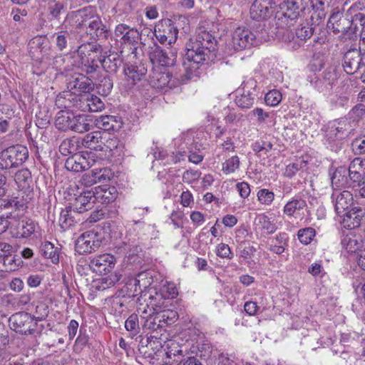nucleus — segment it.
<instances>
[{"label": "nucleus", "mask_w": 365, "mask_h": 365, "mask_svg": "<svg viewBox=\"0 0 365 365\" xmlns=\"http://www.w3.org/2000/svg\"><path fill=\"white\" fill-rule=\"evenodd\" d=\"M95 125L106 131L118 130L122 126V121L113 115H101L95 119Z\"/></svg>", "instance_id": "28"}, {"label": "nucleus", "mask_w": 365, "mask_h": 365, "mask_svg": "<svg viewBox=\"0 0 365 365\" xmlns=\"http://www.w3.org/2000/svg\"><path fill=\"white\" fill-rule=\"evenodd\" d=\"M103 137L100 131H94L86 135L82 140V145L91 150H103L101 140Z\"/></svg>", "instance_id": "31"}, {"label": "nucleus", "mask_w": 365, "mask_h": 365, "mask_svg": "<svg viewBox=\"0 0 365 365\" xmlns=\"http://www.w3.org/2000/svg\"><path fill=\"white\" fill-rule=\"evenodd\" d=\"M95 162V153L86 151L69 157L65 163V167L68 170L81 172L91 168Z\"/></svg>", "instance_id": "8"}, {"label": "nucleus", "mask_w": 365, "mask_h": 365, "mask_svg": "<svg viewBox=\"0 0 365 365\" xmlns=\"http://www.w3.org/2000/svg\"><path fill=\"white\" fill-rule=\"evenodd\" d=\"M137 311L140 319L143 321V328L151 331H156L159 328L163 327L161 322H160V318L157 317L158 315V312H153L144 307H138Z\"/></svg>", "instance_id": "22"}, {"label": "nucleus", "mask_w": 365, "mask_h": 365, "mask_svg": "<svg viewBox=\"0 0 365 365\" xmlns=\"http://www.w3.org/2000/svg\"><path fill=\"white\" fill-rule=\"evenodd\" d=\"M99 49L93 43H86L81 44L75 56V62L82 71L87 73H93L98 68Z\"/></svg>", "instance_id": "3"}, {"label": "nucleus", "mask_w": 365, "mask_h": 365, "mask_svg": "<svg viewBox=\"0 0 365 365\" xmlns=\"http://www.w3.org/2000/svg\"><path fill=\"white\" fill-rule=\"evenodd\" d=\"M346 130V120H334L329 125L327 135L332 140L341 138Z\"/></svg>", "instance_id": "36"}, {"label": "nucleus", "mask_w": 365, "mask_h": 365, "mask_svg": "<svg viewBox=\"0 0 365 365\" xmlns=\"http://www.w3.org/2000/svg\"><path fill=\"white\" fill-rule=\"evenodd\" d=\"M92 170L98 183H104L110 181L114 175L110 168L106 167L94 168Z\"/></svg>", "instance_id": "47"}, {"label": "nucleus", "mask_w": 365, "mask_h": 365, "mask_svg": "<svg viewBox=\"0 0 365 365\" xmlns=\"http://www.w3.org/2000/svg\"><path fill=\"white\" fill-rule=\"evenodd\" d=\"M19 207H22L17 197H11L7 200L0 201V217L6 220L8 218H15L18 216L16 211Z\"/></svg>", "instance_id": "25"}, {"label": "nucleus", "mask_w": 365, "mask_h": 365, "mask_svg": "<svg viewBox=\"0 0 365 365\" xmlns=\"http://www.w3.org/2000/svg\"><path fill=\"white\" fill-rule=\"evenodd\" d=\"M331 185L334 189L349 187V180L348 178V170L346 167L338 168L331 178Z\"/></svg>", "instance_id": "33"}, {"label": "nucleus", "mask_w": 365, "mask_h": 365, "mask_svg": "<svg viewBox=\"0 0 365 365\" xmlns=\"http://www.w3.org/2000/svg\"><path fill=\"white\" fill-rule=\"evenodd\" d=\"M272 0H255L250 8V17L256 21L265 20L272 14Z\"/></svg>", "instance_id": "19"}, {"label": "nucleus", "mask_w": 365, "mask_h": 365, "mask_svg": "<svg viewBox=\"0 0 365 365\" xmlns=\"http://www.w3.org/2000/svg\"><path fill=\"white\" fill-rule=\"evenodd\" d=\"M150 84L152 87L167 91L178 86V81L173 78L169 72L164 71L155 70L150 77Z\"/></svg>", "instance_id": "11"}, {"label": "nucleus", "mask_w": 365, "mask_h": 365, "mask_svg": "<svg viewBox=\"0 0 365 365\" xmlns=\"http://www.w3.org/2000/svg\"><path fill=\"white\" fill-rule=\"evenodd\" d=\"M101 245V240L97 232L88 231L83 232L77 239L76 251L80 255L91 253L98 250Z\"/></svg>", "instance_id": "9"}, {"label": "nucleus", "mask_w": 365, "mask_h": 365, "mask_svg": "<svg viewBox=\"0 0 365 365\" xmlns=\"http://www.w3.org/2000/svg\"><path fill=\"white\" fill-rule=\"evenodd\" d=\"M282 99L281 92L277 89L269 91L265 94L264 101L266 105L275 107L280 103Z\"/></svg>", "instance_id": "50"}, {"label": "nucleus", "mask_w": 365, "mask_h": 365, "mask_svg": "<svg viewBox=\"0 0 365 365\" xmlns=\"http://www.w3.org/2000/svg\"><path fill=\"white\" fill-rule=\"evenodd\" d=\"M96 202L95 194L93 190L83 191L78 195L73 203V210L78 213L84 212L93 207Z\"/></svg>", "instance_id": "21"}, {"label": "nucleus", "mask_w": 365, "mask_h": 365, "mask_svg": "<svg viewBox=\"0 0 365 365\" xmlns=\"http://www.w3.org/2000/svg\"><path fill=\"white\" fill-rule=\"evenodd\" d=\"M287 246V237L286 234H279L272 239L269 250L277 255L282 254Z\"/></svg>", "instance_id": "38"}, {"label": "nucleus", "mask_w": 365, "mask_h": 365, "mask_svg": "<svg viewBox=\"0 0 365 365\" xmlns=\"http://www.w3.org/2000/svg\"><path fill=\"white\" fill-rule=\"evenodd\" d=\"M258 200L264 205H270L274 198V192L267 189H262L257 192Z\"/></svg>", "instance_id": "55"}, {"label": "nucleus", "mask_w": 365, "mask_h": 365, "mask_svg": "<svg viewBox=\"0 0 365 365\" xmlns=\"http://www.w3.org/2000/svg\"><path fill=\"white\" fill-rule=\"evenodd\" d=\"M201 175V173L196 170H187L182 175V180L184 182L191 184L197 180Z\"/></svg>", "instance_id": "58"}, {"label": "nucleus", "mask_w": 365, "mask_h": 365, "mask_svg": "<svg viewBox=\"0 0 365 365\" xmlns=\"http://www.w3.org/2000/svg\"><path fill=\"white\" fill-rule=\"evenodd\" d=\"M120 277L121 275L117 272L102 277L98 280L97 288L102 290L110 288L114 286L120 279Z\"/></svg>", "instance_id": "46"}, {"label": "nucleus", "mask_w": 365, "mask_h": 365, "mask_svg": "<svg viewBox=\"0 0 365 365\" xmlns=\"http://www.w3.org/2000/svg\"><path fill=\"white\" fill-rule=\"evenodd\" d=\"M303 0H282L279 4L275 19L281 21V26H289V21L297 19L299 15L300 4Z\"/></svg>", "instance_id": "6"}, {"label": "nucleus", "mask_w": 365, "mask_h": 365, "mask_svg": "<svg viewBox=\"0 0 365 365\" xmlns=\"http://www.w3.org/2000/svg\"><path fill=\"white\" fill-rule=\"evenodd\" d=\"M194 226L200 227L205 222V215L200 211H192L190 215Z\"/></svg>", "instance_id": "62"}, {"label": "nucleus", "mask_w": 365, "mask_h": 365, "mask_svg": "<svg viewBox=\"0 0 365 365\" xmlns=\"http://www.w3.org/2000/svg\"><path fill=\"white\" fill-rule=\"evenodd\" d=\"M158 314L157 317L160 318V322H161L163 327L171 325L178 318V314L176 311L165 308L158 312Z\"/></svg>", "instance_id": "42"}, {"label": "nucleus", "mask_w": 365, "mask_h": 365, "mask_svg": "<svg viewBox=\"0 0 365 365\" xmlns=\"http://www.w3.org/2000/svg\"><path fill=\"white\" fill-rule=\"evenodd\" d=\"M348 170L349 187H359L365 179V160L354 158L350 163Z\"/></svg>", "instance_id": "12"}, {"label": "nucleus", "mask_w": 365, "mask_h": 365, "mask_svg": "<svg viewBox=\"0 0 365 365\" xmlns=\"http://www.w3.org/2000/svg\"><path fill=\"white\" fill-rule=\"evenodd\" d=\"M10 328L21 334H32L37 327V321L27 312H17L9 319Z\"/></svg>", "instance_id": "5"}, {"label": "nucleus", "mask_w": 365, "mask_h": 365, "mask_svg": "<svg viewBox=\"0 0 365 365\" xmlns=\"http://www.w3.org/2000/svg\"><path fill=\"white\" fill-rule=\"evenodd\" d=\"M90 129L91 125L88 123V120L86 115L74 114L71 130L82 133L88 131Z\"/></svg>", "instance_id": "40"}, {"label": "nucleus", "mask_w": 365, "mask_h": 365, "mask_svg": "<svg viewBox=\"0 0 365 365\" xmlns=\"http://www.w3.org/2000/svg\"><path fill=\"white\" fill-rule=\"evenodd\" d=\"M316 231L312 227L300 229L297 232L299 240L304 245H309L315 237Z\"/></svg>", "instance_id": "51"}, {"label": "nucleus", "mask_w": 365, "mask_h": 365, "mask_svg": "<svg viewBox=\"0 0 365 365\" xmlns=\"http://www.w3.org/2000/svg\"><path fill=\"white\" fill-rule=\"evenodd\" d=\"M148 299L145 304L140 302L138 307H144L153 312H158L168 307L165 296L161 292L150 289Z\"/></svg>", "instance_id": "18"}, {"label": "nucleus", "mask_w": 365, "mask_h": 365, "mask_svg": "<svg viewBox=\"0 0 365 365\" xmlns=\"http://www.w3.org/2000/svg\"><path fill=\"white\" fill-rule=\"evenodd\" d=\"M65 6L61 2H56L55 0L50 1L48 3V10L50 14L55 19H57L62 11H64Z\"/></svg>", "instance_id": "56"}, {"label": "nucleus", "mask_w": 365, "mask_h": 365, "mask_svg": "<svg viewBox=\"0 0 365 365\" xmlns=\"http://www.w3.org/2000/svg\"><path fill=\"white\" fill-rule=\"evenodd\" d=\"M68 89L73 93H89L93 89L91 79L80 73H75L67 82Z\"/></svg>", "instance_id": "16"}, {"label": "nucleus", "mask_w": 365, "mask_h": 365, "mask_svg": "<svg viewBox=\"0 0 365 365\" xmlns=\"http://www.w3.org/2000/svg\"><path fill=\"white\" fill-rule=\"evenodd\" d=\"M176 49H171L169 53L156 46L150 53V59L153 65L160 66H172L175 63Z\"/></svg>", "instance_id": "15"}, {"label": "nucleus", "mask_w": 365, "mask_h": 365, "mask_svg": "<svg viewBox=\"0 0 365 365\" xmlns=\"http://www.w3.org/2000/svg\"><path fill=\"white\" fill-rule=\"evenodd\" d=\"M240 161L237 155L227 159L222 165V171L225 175H230L240 169Z\"/></svg>", "instance_id": "45"}, {"label": "nucleus", "mask_w": 365, "mask_h": 365, "mask_svg": "<svg viewBox=\"0 0 365 365\" xmlns=\"http://www.w3.org/2000/svg\"><path fill=\"white\" fill-rule=\"evenodd\" d=\"M163 350L168 358L171 359L172 356H175L182 354V350L179 344L175 340H168L165 342L163 346Z\"/></svg>", "instance_id": "48"}, {"label": "nucleus", "mask_w": 365, "mask_h": 365, "mask_svg": "<svg viewBox=\"0 0 365 365\" xmlns=\"http://www.w3.org/2000/svg\"><path fill=\"white\" fill-rule=\"evenodd\" d=\"M147 73V68L142 63L129 65L127 64L124 67V73L128 80H131L133 83L139 81Z\"/></svg>", "instance_id": "30"}, {"label": "nucleus", "mask_w": 365, "mask_h": 365, "mask_svg": "<svg viewBox=\"0 0 365 365\" xmlns=\"http://www.w3.org/2000/svg\"><path fill=\"white\" fill-rule=\"evenodd\" d=\"M341 223L347 229L352 230L361 225L365 219V210L359 207H354L341 214Z\"/></svg>", "instance_id": "14"}, {"label": "nucleus", "mask_w": 365, "mask_h": 365, "mask_svg": "<svg viewBox=\"0 0 365 365\" xmlns=\"http://www.w3.org/2000/svg\"><path fill=\"white\" fill-rule=\"evenodd\" d=\"M254 230L257 233L270 235L277 230V227L274 220H271L265 214L261 213L255 218Z\"/></svg>", "instance_id": "23"}, {"label": "nucleus", "mask_w": 365, "mask_h": 365, "mask_svg": "<svg viewBox=\"0 0 365 365\" xmlns=\"http://www.w3.org/2000/svg\"><path fill=\"white\" fill-rule=\"evenodd\" d=\"M307 206L306 201L300 197H294L288 201L283 207V212L288 217H293L295 214Z\"/></svg>", "instance_id": "34"}, {"label": "nucleus", "mask_w": 365, "mask_h": 365, "mask_svg": "<svg viewBox=\"0 0 365 365\" xmlns=\"http://www.w3.org/2000/svg\"><path fill=\"white\" fill-rule=\"evenodd\" d=\"M335 210L339 215L344 212L353 203V195L347 190L341 192L335 191L332 195Z\"/></svg>", "instance_id": "24"}, {"label": "nucleus", "mask_w": 365, "mask_h": 365, "mask_svg": "<svg viewBox=\"0 0 365 365\" xmlns=\"http://www.w3.org/2000/svg\"><path fill=\"white\" fill-rule=\"evenodd\" d=\"M96 12V9L92 6H87L75 11L73 16L76 25L78 26H86Z\"/></svg>", "instance_id": "35"}, {"label": "nucleus", "mask_w": 365, "mask_h": 365, "mask_svg": "<svg viewBox=\"0 0 365 365\" xmlns=\"http://www.w3.org/2000/svg\"><path fill=\"white\" fill-rule=\"evenodd\" d=\"M215 47V43L207 32L199 34L195 41H191L187 44L184 66L188 78L197 75L200 65L210 58Z\"/></svg>", "instance_id": "1"}, {"label": "nucleus", "mask_w": 365, "mask_h": 365, "mask_svg": "<svg viewBox=\"0 0 365 365\" xmlns=\"http://www.w3.org/2000/svg\"><path fill=\"white\" fill-rule=\"evenodd\" d=\"M4 267L6 272H14L20 267L23 261L21 258L16 255H12V253L2 259Z\"/></svg>", "instance_id": "43"}, {"label": "nucleus", "mask_w": 365, "mask_h": 365, "mask_svg": "<svg viewBox=\"0 0 365 365\" xmlns=\"http://www.w3.org/2000/svg\"><path fill=\"white\" fill-rule=\"evenodd\" d=\"M254 116L257 117V120L259 123H266L272 115V113L267 112L261 108H256L252 110Z\"/></svg>", "instance_id": "59"}, {"label": "nucleus", "mask_w": 365, "mask_h": 365, "mask_svg": "<svg viewBox=\"0 0 365 365\" xmlns=\"http://www.w3.org/2000/svg\"><path fill=\"white\" fill-rule=\"evenodd\" d=\"M96 202L98 201L102 204H108L113 202L117 196V189L113 186H98L94 188Z\"/></svg>", "instance_id": "27"}, {"label": "nucleus", "mask_w": 365, "mask_h": 365, "mask_svg": "<svg viewBox=\"0 0 365 365\" xmlns=\"http://www.w3.org/2000/svg\"><path fill=\"white\" fill-rule=\"evenodd\" d=\"M125 328L128 331L137 332L139 328L138 318L136 314H131L125 322Z\"/></svg>", "instance_id": "60"}, {"label": "nucleus", "mask_w": 365, "mask_h": 365, "mask_svg": "<svg viewBox=\"0 0 365 365\" xmlns=\"http://www.w3.org/2000/svg\"><path fill=\"white\" fill-rule=\"evenodd\" d=\"M306 165V161L303 160H297L292 163L287 165L284 175L288 178L294 176L298 170L302 169Z\"/></svg>", "instance_id": "52"}, {"label": "nucleus", "mask_w": 365, "mask_h": 365, "mask_svg": "<svg viewBox=\"0 0 365 365\" xmlns=\"http://www.w3.org/2000/svg\"><path fill=\"white\" fill-rule=\"evenodd\" d=\"M180 204L186 207H192L194 205L193 195L189 190L183 191L181 193Z\"/></svg>", "instance_id": "63"}, {"label": "nucleus", "mask_w": 365, "mask_h": 365, "mask_svg": "<svg viewBox=\"0 0 365 365\" xmlns=\"http://www.w3.org/2000/svg\"><path fill=\"white\" fill-rule=\"evenodd\" d=\"M155 36L162 44L171 45L175 43L178 36V29L170 19L159 21L155 27Z\"/></svg>", "instance_id": "7"}, {"label": "nucleus", "mask_w": 365, "mask_h": 365, "mask_svg": "<svg viewBox=\"0 0 365 365\" xmlns=\"http://www.w3.org/2000/svg\"><path fill=\"white\" fill-rule=\"evenodd\" d=\"M153 282V276L150 272H144L140 273L137 277L132 279L128 282V286L133 285L135 286L134 292H140V299L139 301L140 302L143 297H145L146 290L148 289H152L150 287Z\"/></svg>", "instance_id": "20"}, {"label": "nucleus", "mask_w": 365, "mask_h": 365, "mask_svg": "<svg viewBox=\"0 0 365 365\" xmlns=\"http://www.w3.org/2000/svg\"><path fill=\"white\" fill-rule=\"evenodd\" d=\"M261 40L256 34L245 26L237 27L231 34V38L227 42L229 53L242 51L252 46H258Z\"/></svg>", "instance_id": "2"}, {"label": "nucleus", "mask_w": 365, "mask_h": 365, "mask_svg": "<svg viewBox=\"0 0 365 365\" xmlns=\"http://www.w3.org/2000/svg\"><path fill=\"white\" fill-rule=\"evenodd\" d=\"M296 37L300 41H305L313 34V28L308 22L302 23L296 30Z\"/></svg>", "instance_id": "49"}, {"label": "nucleus", "mask_w": 365, "mask_h": 365, "mask_svg": "<svg viewBox=\"0 0 365 365\" xmlns=\"http://www.w3.org/2000/svg\"><path fill=\"white\" fill-rule=\"evenodd\" d=\"M31 52L34 55L39 53L41 57H47L51 55V47L48 39L46 36H37L29 42Z\"/></svg>", "instance_id": "26"}, {"label": "nucleus", "mask_w": 365, "mask_h": 365, "mask_svg": "<svg viewBox=\"0 0 365 365\" xmlns=\"http://www.w3.org/2000/svg\"><path fill=\"white\" fill-rule=\"evenodd\" d=\"M41 253L45 258L50 259L53 263L58 262V253L57 248L50 242H45L41 245Z\"/></svg>", "instance_id": "44"}, {"label": "nucleus", "mask_w": 365, "mask_h": 365, "mask_svg": "<svg viewBox=\"0 0 365 365\" xmlns=\"http://www.w3.org/2000/svg\"><path fill=\"white\" fill-rule=\"evenodd\" d=\"M115 35L121 44L133 45L140 38L139 31L126 24H120L116 26Z\"/></svg>", "instance_id": "17"}, {"label": "nucleus", "mask_w": 365, "mask_h": 365, "mask_svg": "<svg viewBox=\"0 0 365 365\" xmlns=\"http://www.w3.org/2000/svg\"><path fill=\"white\" fill-rule=\"evenodd\" d=\"M361 60L360 53L357 51H349L344 57L343 66L345 72L348 74H353L359 68Z\"/></svg>", "instance_id": "29"}, {"label": "nucleus", "mask_w": 365, "mask_h": 365, "mask_svg": "<svg viewBox=\"0 0 365 365\" xmlns=\"http://www.w3.org/2000/svg\"><path fill=\"white\" fill-rule=\"evenodd\" d=\"M14 180L21 190L30 188L31 180V174L28 169H21L19 170L14 176Z\"/></svg>", "instance_id": "37"}, {"label": "nucleus", "mask_w": 365, "mask_h": 365, "mask_svg": "<svg viewBox=\"0 0 365 365\" xmlns=\"http://www.w3.org/2000/svg\"><path fill=\"white\" fill-rule=\"evenodd\" d=\"M351 118L354 120L365 117V106L364 104L356 105L350 112Z\"/></svg>", "instance_id": "64"}, {"label": "nucleus", "mask_w": 365, "mask_h": 365, "mask_svg": "<svg viewBox=\"0 0 365 365\" xmlns=\"http://www.w3.org/2000/svg\"><path fill=\"white\" fill-rule=\"evenodd\" d=\"M344 245L348 252H354L361 247V242L355 237L347 236L343 241Z\"/></svg>", "instance_id": "57"}, {"label": "nucleus", "mask_w": 365, "mask_h": 365, "mask_svg": "<svg viewBox=\"0 0 365 365\" xmlns=\"http://www.w3.org/2000/svg\"><path fill=\"white\" fill-rule=\"evenodd\" d=\"M29 156L26 147L16 145L0 153V169L7 170L21 165Z\"/></svg>", "instance_id": "4"}, {"label": "nucleus", "mask_w": 365, "mask_h": 365, "mask_svg": "<svg viewBox=\"0 0 365 365\" xmlns=\"http://www.w3.org/2000/svg\"><path fill=\"white\" fill-rule=\"evenodd\" d=\"M39 229L38 225L33 220H28L22 222L19 230L16 232L17 237H29L36 233Z\"/></svg>", "instance_id": "39"}, {"label": "nucleus", "mask_w": 365, "mask_h": 365, "mask_svg": "<svg viewBox=\"0 0 365 365\" xmlns=\"http://www.w3.org/2000/svg\"><path fill=\"white\" fill-rule=\"evenodd\" d=\"M116 259L114 255L103 253L94 256L90 262L91 269L99 274H107L115 267Z\"/></svg>", "instance_id": "10"}, {"label": "nucleus", "mask_w": 365, "mask_h": 365, "mask_svg": "<svg viewBox=\"0 0 365 365\" xmlns=\"http://www.w3.org/2000/svg\"><path fill=\"white\" fill-rule=\"evenodd\" d=\"M209 121L210 123L208 125L209 130L211 133L217 137H220L224 133V128L222 127L218 118L209 116Z\"/></svg>", "instance_id": "54"}, {"label": "nucleus", "mask_w": 365, "mask_h": 365, "mask_svg": "<svg viewBox=\"0 0 365 365\" xmlns=\"http://www.w3.org/2000/svg\"><path fill=\"white\" fill-rule=\"evenodd\" d=\"M215 254L217 257L222 259H232L234 257V254L231 251L230 246L222 242L216 246Z\"/></svg>", "instance_id": "53"}, {"label": "nucleus", "mask_w": 365, "mask_h": 365, "mask_svg": "<svg viewBox=\"0 0 365 365\" xmlns=\"http://www.w3.org/2000/svg\"><path fill=\"white\" fill-rule=\"evenodd\" d=\"M83 101L86 103V106L83 107V109L88 110L91 112H98L101 110L104 107V104L101 100L94 95L88 94L85 96Z\"/></svg>", "instance_id": "41"}, {"label": "nucleus", "mask_w": 365, "mask_h": 365, "mask_svg": "<svg viewBox=\"0 0 365 365\" xmlns=\"http://www.w3.org/2000/svg\"><path fill=\"white\" fill-rule=\"evenodd\" d=\"M55 35L56 36V46L62 51L67 46V40L69 37V34L68 31H61L56 33Z\"/></svg>", "instance_id": "61"}, {"label": "nucleus", "mask_w": 365, "mask_h": 365, "mask_svg": "<svg viewBox=\"0 0 365 365\" xmlns=\"http://www.w3.org/2000/svg\"><path fill=\"white\" fill-rule=\"evenodd\" d=\"M255 87L254 82H247L237 90L235 103L239 107L249 108L252 106L257 96Z\"/></svg>", "instance_id": "13"}, {"label": "nucleus", "mask_w": 365, "mask_h": 365, "mask_svg": "<svg viewBox=\"0 0 365 365\" xmlns=\"http://www.w3.org/2000/svg\"><path fill=\"white\" fill-rule=\"evenodd\" d=\"M73 115L74 113L71 111L60 110L58 112L55 120V126L58 130L63 131L71 130Z\"/></svg>", "instance_id": "32"}]
</instances>
